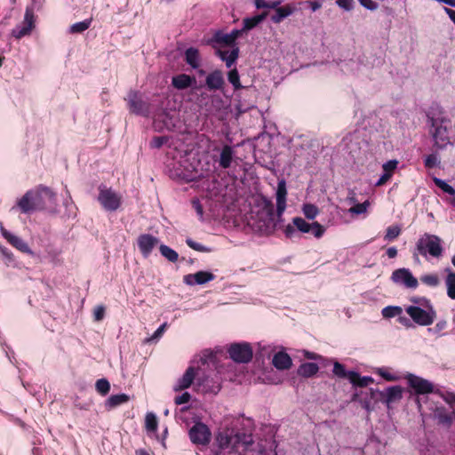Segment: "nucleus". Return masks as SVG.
Instances as JSON below:
<instances>
[{
  "label": "nucleus",
  "mask_w": 455,
  "mask_h": 455,
  "mask_svg": "<svg viewBox=\"0 0 455 455\" xmlns=\"http://www.w3.org/2000/svg\"><path fill=\"white\" fill-rule=\"evenodd\" d=\"M219 451L216 455H244L243 452L253 443L252 436L233 429L220 431L216 436Z\"/></svg>",
  "instance_id": "obj_1"
},
{
  "label": "nucleus",
  "mask_w": 455,
  "mask_h": 455,
  "mask_svg": "<svg viewBox=\"0 0 455 455\" xmlns=\"http://www.w3.org/2000/svg\"><path fill=\"white\" fill-rule=\"evenodd\" d=\"M431 125L430 134L434 141V147L437 150H443L448 145H453L450 137L451 121L443 116H435L433 114L428 116Z\"/></svg>",
  "instance_id": "obj_2"
},
{
  "label": "nucleus",
  "mask_w": 455,
  "mask_h": 455,
  "mask_svg": "<svg viewBox=\"0 0 455 455\" xmlns=\"http://www.w3.org/2000/svg\"><path fill=\"white\" fill-rule=\"evenodd\" d=\"M442 243V239L438 235L425 233L416 242L413 256L421 255L426 259L430 256L439 259L443 253Z\"/></svg>",
  "instance_id": "obj_3"
},
{
  "label": "nucleus",
  "mask_w": 455,
  "mask_h": 455,
  "mask_svg": "<svg viewBox=\"0 0 455 455\" xmlns=\"http://www.w3.org/2000/svg\"><path fill=\"white\" fill-rule=\"evenodd\" d=\"M299 231L304 234L311 233L315 238H321L325 233V228L317 221L307 222L301 217L292 219V225H288L284 229L287 237L291 238L295 232Z\"/></svg>",
  "instance_id": "obj_4"
},
{
  "label": "nucleus",
  "mask_w": 455,
  "mask_h": 455,
  "mask_svg": "<svg viewBox=\"0 0 455 455\" xmlns=\"http://www.w3.org/2000/svg\"><path fill=\"white\" fill-rule=\"evenodd\" d=\"M405 311L412 321L420 326L431 325L436 318V312L433 305L423 307H407Z\"/></svg>",
  "instance_id": "obj_5"
},
{
  "label": "nucleus",
  "mask_w": 455,
  "mask_h": 455,
  "mask_svg": "<svg viewBox=\"0 0 455 455\" xmlns=\"http://www.w3.org/2000/svg\"><path fill=\"white\" fill-rule=\"evenodd\" d=\"M97 199L102 208L108 212H116L120 207L122 201V197L117 192L103 184L99 186Z\"/></svg>",
  "instance_id": "obj_6"
},
{
  "label": "nucleus",
  "mask_w": 455,
  "mask_h": 455,
  "mask_svg": "<svg viewBox=\"0 0 455 455\" xmlns=\"http://www.w3.org/2000/svg\"><path fill=\"white\" fill-rule=\"evenodd\" d=\"M126 100L131 113L146 117L149 116L151 105L148 100L144 99L141 93L131 91L127 95Z\"/></svg>",
  "instance_id": "obj_7"
},
{
  "label": "nucleus",
  "mask_w": 455,
  "mask_h": 455,
  "mask_svg": "<svg viewBox=\"0 0 455 455\" xmlns=\"http://www.w3.org/2000/svg\"><path fill=\"white\" fill-rule=\"evenodd\" d=\"M229 357L235 363H247L253 356L251 346L247 342L233 343L228 349Z\"/></svg>",
  "instance_id": "obj_8"
},
{
  "label": "nucleus",
  "mask_w": 455,
  "mask_h": 455,
  "mask_svg": "<svg viewBox=\"0 0 455 455\" xmlns=\"http://www.w3.org/2000/svg\"><path fill=\"white\" fill-rule=\"evenodd\" d=\"M390 279L394 283L407 289H416L419 286L418 279L409 268L395 269L393 271Z\"/></svg>",
  "instance_id": "obj_9"
},
{
  "label": "nucleus",
  "mask_w": 455,
  "mask_h": 455,
  "mask_svg": "<svg viewBox=\"0 0 455 455\" xmlns=\"http://www.w3.org/2000/svg\"><path fill=\"white\" fill-rule=\"evenodd\" d=\"M17 206L22 213H30L35 211L42 210V204L40 203V196L37 190H28L26 194L17 202Z\"/></svg>",
  "instance_id": "obj_10"
},
{
  "label": "nucleus",
  "mask_w": 455,
  "mask_h": 455,
  "mask_svg": "<svg viewBox=\"0 0 455 455\" xmlns=\"http://www.w3.org/2000/svg\"><path fill=\"white\" fill-rule=\"evenodd\" d=\"M405 379L407 380L408 386L412 388L417 395L435 393L434 384L426 379L412 373H407Z\"/></svg>",
  "instance_id": "obj_11"
},
{
  "label": "nucleus",
  "mask_w": 455,
  "mask_h": 455,
  "mask_svg": "<svg viewBox=\"0 0 455 455\" xmlns=\"http://www.w3.org/2000/svg\"><path fill=\"white\" fill-rule=\"evenodd\" d=\"M403 387L400 386L389 387L383 391L371 389L372 395H378V398L389 407L392 403L399 402L403 398Z\"/></svg>",
  "instance_id": "obj_12"
},
{
  "label": "nucleus",
  "mask_w": 455,
  "mask_h": 455,
  "mask_svg": "<svg viewBox=\"0 0 455 455\" xmlns=\"http://www.w3.org/2000/svg\"><path fill=\"white\" fill-rule=\"evenodd\" d=\"M191 442L195 444L205 445L210 443L211 431L208 427L202 423H196L188 432Z\"/></svg>",
  "instance_id": "obj_13"
},
{
  "label": "nucleus",
  "mask_w": 455,
  "mask_h": 455,
  "mask_svg": "<svg viewBox=\"0 0 455 455\" xmlns=\"http://www.w3.org/2000/svg\"><path fill=\"white\" fill-rule=\"evenodd\" d=\"M159 243V239L150 234H142L137 239L138 248L144 258H148L154 248Z\"/></svg>",
  "instance_id": "obj_14"
},
{
  "label": "nucleus",
  "mask_w": 455,
  "mask_h": 455,
  "mask_svg": "<svg viewBox=\"0 0 455 455\" xmlns=\"http://www.w3.org/2000/svg\"><path fill=\"white\" fill-rule=\"evenodd\" d=\"M0 230H1L2 235L14 248L20 251L21 252L28 253V254H33V251L30 250L29 246L23 239L13 235L12 233L9 232L3 226H1Z\"/></svg>",
  "instance_id": "obj_15"
},
{
  "label": "nucleus",
  "mask_w": 455,
  "mask_h": 455,
  "mask_svg": "<svg viewBox=\"0 0 455 455\" xmlns=\"http://www.w3.org/2000/svg\"><path fill=\"white\" fill-rule=\"evenodd\" d=\"M205 85L210 91H222L225 85L222 71L215 69L209 73L205 78Z\"/></svg>",
  "instance_id": "obj_16"
},
{
  "label": "nucleus",
  "mask_w": 455,
  "mask_h": 455,
  "mask_svg": "<svg viewBox=\"0 0 455 455\" xmlns=\"http://www.w3.org/2000/svg\"><path fill=\"white\" fill-rule=\"evenodd\" d=\"M215 275L208 271H198L195 274L186 275L183 278L184 283L188 285L204 284L214 280Z\"/></svg>",
  "instance_id": "obj_17"
},
{
  "label": "nucleus",
  "mask_w": 455,
  "mask_h": 455,
  "mask_svg": "<svg viewBox=\"0 0 455 455\" xmlns=\"http://www.w3.org/2000/svg\"><path fill=\"white\" fill-rule=\"evenodd\" d=\"M286 182L283 179L278 180L277 189L275 193L276 197V213L281 217L286 209Z\"/></svg>",
  "instance_id": "obj_18"
},
{
  "label": "nucleus",
  "mask_w": 455,
  "mask_h": 455,
  "mask_svg": "<svg viewBox=\"0 0 455 455\" xmlns=\"http://www.w3.org/2000/svg\"><path fill=\"white\" fill-rule=\"evenodd\" d=\"M37 191L40 196L42 210L53 208L56 205V194L52 189L47 187H40Z\"/></svg>",
  "instance_id": "obj_19"
},
{
  "label": "nucleus",
  "mask_w": 455,
  "mask_h": 455,
  "mask_svg": "<svg viewBox=\"0 0 455 455\" xmlns=\"http://www.w3.org/2000/svg\"><path fill=\"white\" fill-rule=\"evenodd\" d=\"M235 156V150L230 145H224L220 150L218 159L219 166L222 169H228L231 166Z\"/></svg>",
  "instance_id": "obj_20"
},
{
  "label": "nucleus",
  "mask_w": 455,
  "mask_h": 455,
  "mask_svg": "<svg viewBox=\"0 0 455 455\" xmlns=\"http://www.w3.org/2000/svg\"><path fill=\"white\" fill-rule=\"evenodd\" d=\"M24 21L25 25L22 27H17L12 30V36L17 39L30 34L33 28V13L28 10L26 11Z\"/></svg>",
  "instance_id": "obj_21"
},
{
  "label": "nucleus",
  "mask_w": 455,
  "mask_h": 455,
  "mask_svg": "<svg viewBox=\"0 0 455 455\" xmlns=\"http://www.w3.org/2000/svg\"><path fill=\"white\" fill-rule=\"evenodd\" d=\"M272 364L279 371L289 370L292 365V360L286 352L280 351L274 355Z\"/></svg>",
  "instance_id": "obj_22"
},
{
  "label": "nucleus",
  "mask_w": 455,
  "mask_h": 455,
  "mask_svg": "<svg viewBox=\"0 0 455 455\" xmlns=\"http://www.w3.org/2000/svg\"><path fill=\"white\" fill-rule=\"evenodd\" d=\"M196 369L192 366L188 367L183 376L178 380L176 386L174 387V390L180 391L188 388L193 383L194 379H196Z\"/></svg>",
  "instance_id": "obj_23"
},
{
  "label": "nucleus",
  "mask_w": 455,
  "mask_h": 455,
  "mask_svg": "<svg viewBox=\"0 0 455 455\" xmlns=\"http://www.w3.org/2000/svg\"><path fill=\"white\" fill-rule=\"evenodd\" d=\"M172 118L169 113L164 112L158 118L153 122V127L157 132H162L166 129L172 131L174 128Z\"/></svg>",
  "instance_id": "obj_24"
},
{
  "label": "nucleus",
  "mask_w": 455,
  "mask_h": 455,
  "mask_svg": "<svg viewBox=\"0 0 455 455\" xmlns=\"http://www.w3.org/2000/svg\"><path fill=\"white\" fill-rule=\"evenodd\" d=\"M239 48L235 46L230 52L218 50L216 54L220 58L221 60L225 62L226 67L230 68L237 60L239 57Z\"/></svg>",
  "instance_id": "obj_25"
},
{
  "label": "nucleus",
  "mask_w": 455,
  "mask_h": 455,
  "mask_svg": "<svg viewBox=\"0 0 455 455\" xmlns=\"http://www.w3.org/2000/svg\"><path fill=\"white\" fill-rule=\"evenodd\" d=\"M197 385L203 387L204 392L217 394L220 390L218 381L210 379L209 377H197Z\"/></svg>",
  "instance_id": "obj_26"
},
{
  "label": "nucleus",
  "mask_w": 455,
  "mask_h": 455,
  "mask_svg": "<svg viewBox=\"0 0 455 455\" xmlns=\"http://www.w3.org/2000/svg\"><path fill=\"white\" fill-rule=\"evenodd\" d=\"M434 418L439 424L449 427L453 421V413L448 411L444 407H436L434 411Z\"/></svg>",
  "instance_id": "obj_27"
},
{
  "label": "nucleus",
  "mask_w": 455,
  "mask_h": 455,
  "mask_svg": "<svg viewBox=\"0 0 455 455\" xmlns=\"http://www.w3.org/2000/svg\"><path fill=\"white\" fill-rule=\"evenodd\" d=\"M196 81L194 77H191L186 74H180L172 77V85L179 90H184L192 85Z\"/></svg>",
  "instance_id": "obj_28"
},
{
  "label": "nucleus",
  "mask_w": 455,
  "mask_h": 455,
  "mask_svg": "<svg viewBox=\"0 0 455 455\" xmlns=\"http://www.w3.org/2000/svg\"><path fill=\"white\" fill-rule=\"evenodd\" d=\"M373 379L370 376H361L357 371H350L349 382L354 387H367L368 385L373 383Z\"/></svg>",
  "instance_id": "obj_29"
},
{
  "label": "nucleus",
  "mask_w": 455,
  "mask_h": 455,
  "mask_svg": "<svg viewBox=\"0 0 455 455\" xmlns=\"http://www.w3.org/2000/svg\"><path fill=\"white\" fill-rule=\"evenodd\" d=\"M294 11H295V8L289 4L284 5V6H280L279 8H277L275 10V14H273L271 16V20L276 24L280 23L285 18L291 15L294 12Z\"/></svg>",
  "instance_id": "obj_30"
},
{
  "label": "nucleus",
  "mask_w": 455,
  "mask_h": 455,
  "mask_svg": "<svg viewBox=\"0 0 455 455\" xmlns=\"http://www.w3.org/2000/svg\"><path fill=\"white\" fill-rule=\"evenodd\" d=\"M129 400V395L125 394L112 395L105 402V407L108 410H112L121 404L127 403Z\"/></svg>",
  "instance_id": "obj_31"
},
{
  "label": "nucleus",
  "mask_w": 455,
  "mask_h": 455,
  "mask_svg": "<svg viewBox=\"0 0 455 455\" xmlns=\"http://www.w3.org/2000/svg\"><path fill=\"white\" fill-rule=\"evenodd\" d=\"M185 60L192 68H197L200 66V56L198 50L194 47L188 48L185 52Z\"/></svg>",
  "instance_id": "obj_32"
},
{
  "label": "nucleus",
  "mask_w": 455,
  "mask_h": 455,
  "mask_svg": "<svg viewBox=\"0 0 455 455\" xmlns=\"http://www.w3.org/2000/svg\"><path fill=\"white\" fill-rule=\"evenodd\" d=\"M319 367L315 363H304L298 368V374L305 378H310L315 375Z\"/></svg>",
  "instance_id": "obj_33"
},
{
  "label": "nucleus",
  "mask_w": 455,
  "mask_h": 455,
  "mask_svg": "<svg viewBox=\"0 0 455 455\" xmlns=\"http://www.w3.org/2000/svg\"><path fill=\"white\" fill-rule=\"evenodd\" d=\"M266 17H267V13L263 12L261 14H259V15H256L253 17L245 18L243 20V30H245V32H246V31L252 29L253 28L258 26L262 20H264L266 19Z\"/></svg>",
  "instance_id": "obj_34"
},
{
  "label": "nucleus",
  "mask_w": 455,
  "mask_h": 455,
  "mask_svg": "<svg viewBox=\"0 0 455 455\" xmlns=\"http://www.w3.org/2000/svg\"><path fill=\"white\" fill-rule=\"evenodd\" d=\"M213 41L227 46H235V42L232 38L229 33H223L222 31H217L213 36Z\"/></svg>",
  "instance_id": "obj_35"
},
{
  "label": "nucleus",
  "mask_w": 455,
  "mask_h": 455,
  "mask_svg": "<svg viewBox=\"0 0 455 455\" xmlns=\"http://www.w3.org/2000/svg\"><path fill=\"white\" fill-rule=\"evenodd\" d=\"M446 271L448 272L445 280L447 295L451 299H455V273L452 272L450 268H447Z\"/></svg>",
  "instance_id": "obj_36"
},
{
  "label": "nucleus",
  "mask_w": 455,
  "mask_h": 455,
  "mask_svg": "<svg viewBox=\"0 0 455 455\" xmlns=\"http://www.w3.org/2000/svg\"><path fill=\"white\" fill-rule=\"evenodd\" d=\"M161 255L170 262H176L179 259V254L176 251L165 244L159 245Z\"/></svg>",
  "instance_id": "obj_37"
},
{
  "label": "nucleus",
  "mask_w": 455,
  "mask_h": 455,
  "mask_svg": "<svg viewBox=\"0 0 455 455\" xmlns=\"http://www.w3.org/2000/svg\"><path fill=\"white\" fill-rule=\"evenodd\" d=\"M228 80L233 85L235 91L243 88L240 83V76L238 70L235 68L228 71Z\"/></svg>",
  "instance_id": "obj_38"
},
{
  "label": "nucleus",
  "mask_w": 455,
  "mask_h": 455,
  "mask_svg": "<svg viewBox=\"0 0 455 455\" xmlns=\"http://www.w3.org/2000/svg\"><path fill=\"white\" fill-rule=\"evenodd\" d=\"M384 318H393L400 316L403 314V308L399 306H387L385 307L381 311Z\"/></svg>",
  "instance_id": "obj_39"
},
{
  "label": "nucleus",
  "mask_w": 455,
  "mask_h": 455,
  "mask_svg": "<svg viewBox=\"0 0 455 455\" xmlns=\"http://www.w3.org/2000/svg\"><path fill=\"white\" fill-rule=\"evenodd\" d=\"M433 181L435 185L442 189L444 193L451 196L452 197L455 196V188L449 185L445 180L437 177H434Z\"/></svg>",
  "instance_id": "obj_40"
},
{
  "label": "nucleus",
  "mask_w": 455,
  "mask_h": 455,
  "mask_svg": "<svg viewBox=\"0 0 455 455\" xmlns=\"http://www.w3.org/2000/svg\"><path fill=\"white\" fill-rule=\"evenodd\" d=\"M375 373L382 377L387 381H396L401 379V376L395 373H391L388 369L385 367H379L375 370Z\"/></svg>",
  "instance_id": "obj_41"
},
{
  "label": "nucleus",
  "mask_w": 455,
  "mask_h": 455,
  "mask_svg": "<svg viewBox=\"0 0 455 455\" xmlns=\"http://www.w3.org/2000/svg\"><path fill=\"white\" fill-rule=\"evenodd\" d=\"M435 394H437L443 400L448 403L451 408L455 410V394L453 392H450L447 390H437L435 391Z\"/></svg>",
  "instance_id": "obj_42"
},
{
  "label": "nucleus",
  "mask_w": 455,
  "mask_h": 455,
  "mask_svg": "<svg viewBox=\"0 0 455 455\" xmlns=\"http://www.w3.org/2000/svg\"><path fill=\"white\" fill-rule=\"evenodd\" d=\"M303 214L308 220H315L316 216L319 214L318 208L312 204H305L302 208Z\"/></svg>",
  "instance_id": "obj_43"
},
{
  "label": "nucleus",
  "mask_w": 455,
  "mask_h": 455,
  "mask_svg": "<svg viewBox=\"0 0 455 455\" xmlns=\"http://www.w3.org/2000/svg\"><path fill=\"white\" fill-rule=\"evenodd\" d=\"M145 427L148 432H156L157 429V418L155 413L148 412L145 419Z\"/></svg>",
  "instance_id": "obj_44"
},
{
  "label": "nucleus",
  "mask_w": 455,
  "mask_h": 455,
  "mask_svg": "<svg viewBox=\"0 0 455 455\" xmlns=\"http://www.w3.org/2000/svg\"><path fill=\"white\" fill-rule=\"evenodd\" d=\"M420 281L429 287H436L440 284V279L436 274H427L420 276Z\"/></svg>",
  "instance_id": "obj_45"
},
{
  "label": "nucleus",
  "mask_w": 455,
  "mask_h": 455,
  "mask_svg": "<svg viewBox=\"0 0 455 455\" xmlns=\"http://www.w3.org/2000/svg\"><path fill=\"white\" fill-rule=\"evenodd\" d=\"M90 25H91L90 20H84L83 21L74 23L73 25L70 26L69 32L72 34L82 33V32L85 31L86 29H88Z\"/></svg>",
  "instance_id": "obj_46"
},
{
  "label": "nucleus",
  "mask_w": 455,
  "mask_h": 455,
  "mask_svg": "<svg viewBox=\"0 0 455 455\" xmlns=\"http://www.w3.org/2000/svg\"><path fill=\"white\" fill-rule=\"evenodd\" d=\"M95 388L101 395H106L110 390V383L107 379H100L96 381Z\"/></svg>",
  "instance_id": "obj_47"
},
{
  "label": "nucleus",
  "mask_w": 455,
  "mask_h": 455,
  "mask_svg": "<svg viewBox=\"0 0 455 455\" xmlns=\"http://www.w3.org/2000/svg\"><path fill=\"white\" fill-rule=\"evenodd\" d=\"M441 164L440 158L437 153H432L427 156L424 159L425 167L427 169H432L435 167H438Z\"/></svg>",
  "instance_id": "obj_48"
},
{
  "label": "nucleus",
  "mask_w": 455,
  "mask_h": 455,
  "mask_svg": "<svg viewBox=\"0 0 455 455\" xmlns=\"http://www.w3.org/2000/svg\"><path fill=\"white\" fill-rule=\"evenodd\" d=\"M332 372L339 378L347 379L349 380L350 371H347L344 365L339 362L334 363Z\"/></svg>",
  "instance_id": "obj_49"
},
{
  "label": "nucleus",
  "mask_w": 455,
  "mask_h": 455,
  "mask_svg": "<svg viewBox=\"0 0 455 455\" xmlns=\"http://www.w3.org/2000/svg\"><path fill=\"white\" fill-rule=\"evenodd\" d=\"M401 234V228L398 225L390 226L386 230L384 239L390 242L397 238Z\"/></svg>",
  "instance_id": "obj_50"
},
{
  "label": "nucleus",
  "mask_w": 455,
  "mask_h": 455,
  "mask_svg": "<svg viewBox=\"0 0 455 455\" xmlns=\"http://www.w3.org/2000/svg\"><path fill=\"white\" fill-rule=\"evenodd\" d=\"M265 209L267 214V222L266 223V226L268 228L270 226H275V213H274V207L273 204L268 201L265 200Z\"/></svg>",
  "instance_id": "obj_51"
},
{
  "label": "nucleus",
  "mask_w": 455,
  "mask_h": 455,
  "mask_svg": "<svg viewBox=\"0 0 455 455\" xmlns=\"http://www.w3.org/2000/svg\"><path fill=\"white\" fill-rule=\"evenodd\" d=\"M369 206H370V202L368 200H366L362 204H355L354 206H352L348 210V212L351 214H355V215L363 214L367 212Z\"/></svg>",
  "instance_id": "obj_52"
},
{
  "label": "nucleus",
  "mask_w": 455,
  "mask_h": 455,
  "mask_svg": "<svg viewBox=\"0 0 455 455\" xmlns=\"http://www.w3.org/2000/svg\"><path fill=\"white\" fill-rule=\"evenodd\" d=\"M0 253L3 256V259L4 260V263L6 265H11L14 262V257L12 252L8 250L6 247L0 244Z\"/></svg>",
  "instance_id": "obj_53"
},
{
  "label": "nucleus",
  "mask_w": 455,
  "mask_h": 455,
  "mask_svg": "<svg viewBox=\"0 0 455 455\" xmlns=\"http://www.w3.org/2000/svg\"><path fill=\"white\" fill-rule=\"evenodd\" d=\"M411 301L413 303V305H411L410 307H427V306H432L431 301L425 298V297H413L411 299Z\"/></svg>",
  "instance_id": "obj_54"
},
{
  "label": "nucleus",
  "mask_w": 455,
  "mask_h": 455,
  "mask_svg": "<svg viewBox=\"0 0 455 455\" xmlns=\"http://www.w3.org/2000/svg\"><path fill=\"white\" fill-rule=\"evenodd\" d=\"M66 194H67V197L64 199L63 204L67 208V210L69 212L68 214V217L75 216L74 210H76V206L74 205V204L72 202L70 194L68 189L66 190Z\"/></svg>",
  "instance_id": "obj_55"
},
{
  "label": "nucleus",
  "mask_w": 455,
  "mask_h": 455,
  "mask_svg": "<svg viewBox=\"0 0 455 455\" xmlns=\"http://www.w3.org/2000/svg\"><path fill=\"white\" fill-rule=\"evenodd\" d=\"M169 140L167 136H157L154 137L150 141V147L153 148H160Z\"/></svg>",
  "instance_id": "obj_56"
},
{
  "label": "nucleus",
  "mask_w": 455,
  "mask_h": 455,
  "mask_svg": "<svg viewBox=\"0 0 455 455\" xmlns=\"http://www.w3.org/2000/svg\"><path fill=\"white\" fill-rule=\"evenodd\" d=\"M398 161L395 159L389 160L383 164L382 168L385 172L387 174L393 175L394 171L397 168Z\"/></svg>",
  "instance_id": "obj_57"
},
{
  "label": "nucleus",
  "mask_w": 455,
  "mask_h": 455,
  "mask_svg": "<svg viewBox=\"0 0 455 455\" xmlns=\"http://www.w3.org/2000/svg\"><path fill=\"white\" fill-rule=\"evenodd\" d=\"M186 243L187 244L192 248L193 250L195 251H205V252H208L210 251V249L206 248L205 246H204L203 244L199 243H196L195 241H193L192 239L190 238H188L186 240Z\"/></svg>",
  "instance_id": "obj_58"
},
{
  "label": "nucleus",
  "mask_w": 455,
  "mask_h": 455,
  "mask_svg": "<svg viewBox=\"0 0 455 455\" xmlns=\"http://www.w3.org/2000/svg\"><path fill=\"white\" fill-rule=\"evenodd\" d=\"M167 327V323H164L161 324L156 331L153 333V335L148 339V341L158 340L162 335L164 334L165 329Z\"/></svg>",
  "instance_id": "obj_59"
},
{
  "label": "nucleus",
  "mask_w": 455,
  "mask_h": 455,
  "mask_svg": "<svg viewBox=\"0 0 455 455\" xmlns=\"http://www.w3.org/2000/svg\"><path fill=\"white\" fill-rule=\"evenodd\" d=\"M191 399V395L188 392H184L180 395L175 397L174 402L177 405L188 403Z\"/></svg>",
  "instance_id": "obj_60"
},
{
  "label": "nucleus",
  "mask_w": 455,
  "mask_h": 455,
  "mask_svg": "<svg viewBox=\"0 0 455 455\" xmlns=\"http://www.w3.org/2000/svg\"><path fill=\"white\" fill-rule=\"evenodd\" d=\"M337 5L346 11H350L354 8L353 0H336Z\"/></svg>",
  "instance_id": "obj_61"
},
{
  "label": "nucleus",
  "mask_w": 455,
  "mask_h": 455,
  "mask_svg": "<svg viewBox=\"0 0 455 455\" xmlns=\"http://www.w3.org/2000/svg\"><path fill=\"white\" fill-rule=\"evenodd\" d=\"M360 4L370 11H374L378 8V4L373 0H358Z\"/></svg>",
  "instance_id": "obj_62"
},
{
  "label": "nucleus",
  "mask_w": 455,
  "mask_h": 455,
  "mask_svg": "<svg viewBox=\"0 0 455 455\" xmlns=\"http://www.w3.org/2000/svg\"><path fill=\"white\" fill-rule=\"evenodd\" d=\"M192 206L195 209V211L196 212V214L198 215V217L202 220L204 217V210H203V206H202L200 201L198 199H193Z\"/></svg>",
  "instance_id": "obj_63"
},
{
  "label": "nucleus",
  "mask_w": 455,
  "mask_h": 455,
  "mask_svg": "<svg viewBox=\"0 0 455 455\" xmlns=\"http://www.w3.org/2000/svg\"><path fill=\"white\" fill-rule=\"evenodd\" d=\"M94 319L95 321H100L103 319L104 317V315H105V308L103 306H98L97 307H95L94 309Z\"/></svg>",
  "instance_id": "obj_64"
}]
</instances>
